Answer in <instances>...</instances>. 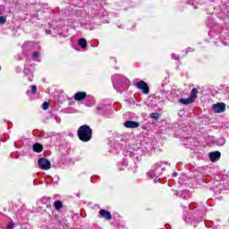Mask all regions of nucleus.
<instances>
[{
    "instance_id": "obj_30",
    "label": "nucleus",
    "mask_w": 229,
    "mask_h": 229,
    "mask_svg": "<svg viewBox=\"0 0 229 229\" xmlns=\"http://www.w3.org/2000/svg\"><path fill=\"white\" fill-rule=\"evenodd\" d=\"M21 229H31V226L28 224L21 225Z\"/></svg>"
},
{
    "instance_id": "obj_32",
    "label": "nucleus",
    "mask_w": 229,
    "mask_h": 229,
    "mask_svg": "<svg viewBox=\"0 0 229 229\" xmlns=\"http://www.w3.org/2000/svg\"><path fill=\"white\" fill-rule=\"evenodd\" d=\"M171 57L173 60H178V58H180V55H178L176 54H172Z\"/></svg>"
},
{
    "instance_id": "obj_29",
    "label": "nucleus",
    "mask_w": 229,
    "mask_h": 229,
    "mask_svg": "<svg viewBox=\"0 0 229 229\" xmlns=\"http://www.w3.org/2000/svg\"><path fill=\"white\" fill-rule=\"evenodd\" d=\"M187 192L186 191H175V196H183Z\"/></svg>"
},
{
    "instance_id": "obj_14",
    "label": "nucleus",
    "mask_w": 229,
    "mask_h": 229,
    "mask_svg": "<svg viewBox=\"0 0 229 229\" xmlns=\"http://www.w3.org/2000/svg\"><path fill=\"white\" fill-rule=\"evenodd\" d=\"M40 203H42V205H46L47 208H51V198L50 197H43L40 199Z\"/></svg>"
},
{
    "instance_id": "obj_28",
    "label": "nucleus",
    "mask_w": 229,
    "mask_h": 229,
    "mask_svg": "<svg viewBox=\"0 0 229 229\" xmlns=\"http://www.w3.org/2000/svg\"><path fill=\"white\" fill-rule=\"evenodd\" d=\"M42 108L43 110H47V108H49V103L44 102L42 105Z\"/></svg>"
},
{
    "instance_id": "obj_35",
    "label": "nucleus",
    "mask_w": 229,
    "mask_h": 229,
    "mask_svg": "<svg viewBox=\"0 0 229 229\" xmlns=\"http://www.w3.org/2000/svg\"><path fill=\"white\" fill-rule=\"evenodd\" d=\"M47 35H51V30H46Z\"/></svg>"
},
{
    "instance_id": "obj_7",
    "label": "nucleus",
    "mask_w": 229,
    "mask_h": 229,
    "mask_svg": "<svg viewBox=\"0 0 229 229\" xmlns=\"http://www.w3.org/2000/svg\"><path fill=\"white\" fill-rule=\"evenodd\" d=\"M38 165L40 169H43L44 171H48V169H51V162L47 158H39L38 161Z\"/></svg>"
},
{
    "instance_id": "obj_6",
    "label": "nucleus",
    "mask_w": 229,
    "mask_h": 229,
    "mask_svg": "<svg viewBox=\"0 0 229 229\" xmlns=\"http://www.w3.org/2000/svg\"><path fill=\"white\" fill-rule=\"evenodd\" d=\"M23 74V78L25 80L31 81L33 80V66H31L30 64H25Z\"/></svg>"
},
{
    "instance_id": "obj_8",
    "label": "nucleus",
    "mask_w": 229,
    "mask_h": 229,
    "mask_svg": "<svg viewBox=\"0 0 229 229\" xmlns=\"http://www.w3.org/2000/svg\"><path fill=\"white\" fill-rule=\"evenodd\" d=\"M136 89H139L140 90L142 91L143 94H149V86H148V83H146V81H140L137 84H136Z\"/></svg>"
},
{
    "instance_id": "obj_15",
    "label": "nucleus",
    "mask_w": 229,
    "mask_h": 229,
    "mask_svg": "<svg viewBox=\"0 0 229 229\" xmlns=\"http://www.w3.org/2000/svg\"><path fill=\"white\" fill-rule=\"evenodd\" d=\"M32 149H33V151H35V153H42V150L44 149V147L40 143H35L32 146Z\"/></svg>"
},
{
    "instance_id": "obj_33",
    "label": "nucleus",
    "mask_w": 229,
    "mask_h": 229,
    "mask_svg": "<svg viewBox=\"0 0 229 229\" xmlns=\"http://www.w3.org/2000/svg\"><path fill=\"white\" fill-rule=\"evenodd\" d=\"M55 121L59 124L62 122V119L59 116H55Z\"/></svg>"
},
{
    "instance_id": "obj_24",
    "label": "nucleus",
    "mask_w": 229,
    "mask_h": 229,
    "mask_svg": "<svg viewBox=\"0 0 229 229\" xmlns=\"http://www.w3.org/2000/svg\"><path fill=\"white\" fill-rule=\"evenodd\" d=\"M6 228L7 229H13V228H15V224H13V221L8 222L7 225H6Z\"/></svg>"
},
{
    "instance_id": "obj_2",
    "label": "nucleus",
    "mask_w": 229,
    "mask_h": 229,
    "mask_svg": "<svg viewBox=\"0 0 229 229\" xmlns=\"http://www.w3.org/2000/svg\"><path fill=\"white\" fill-rule=\"evenodd\" d=\"M112 83L114 89H115V90L121 94H123L124 90H128V87H130V80L122 74H114L112 77Z\"/></svg>"
},
{
    "instance_id": "obj_21",
    "label": "nucleus",
    "mask_w": 229,
    "mask_h": 229,
    "mask_svg": "<svg viewBox=\"0 0 229 229\" xmlns=\"http://www.w3.org/2000/svg\"><path fill=\"white\" fill-rule=\"evenodd\" d=\"M126 167H128V163H126V161H123V163L118 164V169L120 171H124Z\"/></svg>"
},
{
    "instance_id": "obj_37",
    "label": "nucleus",
    "mask_w": 229,
    "mask_h": 229,
    "mask_svg": "<svg viewBox=\"0 0 229 229\" xmlns=\"http://www.w3.org/2000/svg\"><path fill=\"white\" fill-rule=\"evenodd\" d=\"M113 60H114V63H117V59H115V58H113Z\"/></svg>"
},
{
    "instance_id": "obj_38",
    "label": "nucleus",
    "mask_w": 229,
    "mask_h": 229,
    "mask_svg": "<svg viewBox=\"0 0 229 229\" xmlns=\"http://www.w3.org/2000/svg\"><path fill=\"white\" fill-rule=\"evenodd\" d=\"M2 217H3V213L0 212V218H2Z\"/></svg>"
},
{
    "instance_id": "obj_36",
    "label": "nucleus",
    "mask_w": 229,
    "mask_h": 229,
    "mask_svg": "<svg viewBox=\"0 0 229 229\" xmlns=\"http://www.w3.org/2000/svg\"><path fill=\"white\" fill-rule=\"evenodd\" d=\"M173 176H174V177L178 176V173L174 172V173L173 174Z\"/></svg>"
},
{
    "instance_id": "obj_19",
    "label": "nucleus",
    "mask_w": 229,
    "mask_h": 229,
    "mask_svg": "<svg viewBox=\"0 0 229 229\" xmlns=\"http://www.w3.org/2000/svg\"><path fill=\"white\" fill-rule=\"evenodd\" d=\"M78 44H79L80 47H81L82 49H85V47H87V39L86 38H80L78 40Z\"/></svg>"
},
{
    "instance_id": "obj_34",
    "label": "nucleus",
    "mask_w": 229,
    "mask_h": 229,
    "mask_svg": "<svg viewBox=\"0 0 229 229\" xmlns=\"http://www.w3.org/2000/svg\"><path fill=\"white\" fill-rule=\"evenodd\" d=\"M21 214H22V210L18 209L17 212H16L17 217H21Z\"/></svg>"
},
{
    "instance_id": "obj_17",
    "label": "nucleus",
    "mask_w": 229,
    "mask_h": 229,
    "mask_svg": "<svg viewBox=\"0 0 229 229\" xmlns=\"http://www.w3.org/2000/svg\"><path fill=\"white\" fill-rule=\"evenodd\" d=\"M179 103L182 105H191V103H194V101L189 97L188 98H180Z\"/></svg>"
},
{
    "instance_id": "obj_5",
    "label": "nucleus",
    "mask_w": 229,
    "mask_h": 229,
    "mask_svg": "<svg viewBox=\"0 0 229 229\" xmlns=\"http://www.w3.org/2000/svg\"><path fill=\"white\" fill-rule=\"evenodd\" d=\"M96 109L98 112L99 115H110V114H112V106L111 105L98 106L96 107Z\"/></svg>"
},
{
    "instance_id": "obj_10",
    "label": "nucleus",
    "mask_w": 229,
    "mask_h": 229,
    "mask_svg": "<svg viewBox=\"0 0 229 229\" xmlns=\"http://www.w3.org/2000/svg\"><path fill=\"white\" fill-rule=\"evenodd\" d=\"M220 158H221V152L215 151V152L209 153V160L211 162H217V160H219Z\"/></svg>"
},
{
    "instance_id": "obj_3",
    "label": "nucleus",
    "mask_w": 229,
    "mask_h": 229,
    "mask_svg": "<svg viewBox=\"0 0 229 229\" xmlns=\"http://www.w3.org/2000/svg\"><path fill=\"white\" fill-rule=\"evenodd\" d=\"M165 165H169V164L162 161L154 164L150 171L147 173L148 176L151 179L156 178V180H158L165 171Z\"/></svg>"
},
{
    "instance_id": "obj_18",
    "label": "nucleus",
    "mask_w": 229,
    "mask_h": 229,
    "mask_svg": "<svg viewBox=\"0 0 229 229\" xmlns=\"http://www.w3.org/2000/svg\"><path fill=\"white\" fill-rule=\"evenodd\" d=\"M190 98L194 101L198 98V89L193 88L190 94Z\"/></svg>"
},
{
    "instance_id": "obj_11",
    "label": "nucleus",
    "mask_w": 229,
    "mask_h": 229,
    "mask_svg": "<svg viewBox=\"0 0 229 229\" xmlns=\"http://www.w3.org/2000/svg\"><path fill=\"white\" fill-rule=\"evenodd\" d=\"M73 98H74L75 101H83V99H85L87 98V93L79 91L74 94Z\"/></svg>"
},
{
    "instance_id": "obj_23",
    "label": "nucleus",
    "mask_w": 229,
    "mask_h": 229,
    "mask_svg": "<svg viewBox=\"0 0 229 229\" xmlns=\"http://www.w3.org/2000/svg\"><path fill=\"white\" fill-rule=\"evenodd\" d=\"M54 207H55V210H60L62 208V207H64V205L62 204V201L57 200L54 203Z\"/></svg>"
},
{
    "instance_id": "obj_27",
    "label": "nucleus",
    "mask_w": 229,
    "mask_h": 229,
    "mask_svg": "<svg viewBox=\"0 0 229 229\" xmlns=\"http://www.w3.org/2000/svg\"><path fill=\"white\" fill-rule=\"evenodd\" d=\"M38 56H40V53H38V52H34L32 55V58L34 60H37V58H38Z\"/></svg>"
},
{
    "instance_id": "obj_4",
    "label": "nucleus",
    "mask_w": 229,
    "mask_h": 229,
    "mask_svg": "<svg viewBox=\"0 0 229 229\" xmlns=\"http://www.w3.org/2000/svg\"><path fill=\"white\" fill-rule=\"evenodd\" d=\"M77 135L82 142H89L92 139V129L87 124L81 125L77 131Z\"/></svg>"
},
{
    "instance_id": "obj_26",
    "label": "nucleus",
    "mask_w": 229,
    "mask_h": 229,
    "mask_svg": "<svg viewBox=\"0 0 229 229\" xmlns=\"http://www.w3.org/2000/svg\"><path fill=\"white\" fill-rule=\"evenodd\" d=\"M0 24H6V17L4 16L0 17Z\"/></svg>"
},
{
    "instance_id": "obj_9",
    "label": "nucleus",
    "mask_w": 229,
    "mask_h": 229,
    "mask_svg": "<svg viewBox=\"0 0 229 229\" xmlns=\"http://www.w3.org/2000/svg\"><path fill=\"white\" fill-rule=\"evenodd\" d=\"M212 110L215 114H223L226 110V105L225 103H216L212 106Z\"/></svg>"
},
{
    "instance_id": "obj_39",
    "label": "nucleus",
    "mask_w": 229,
    "mask_h": 229,
    "mask_svg": "<svg viewBox=\"0 0 229 229\" xmlns=\"http://www.w3.org/2000/svg\"><path fill=\"white\" fill-rule=\"evenodd\" d=\"M60 37H62V34H59Z\"/></svg>"
},
{
    "instance_id": "obj_31",
    "label": "nucleus",
    "mask_w": 229,
    "mask_h": 229,
    "mask_svg": "<svg viewBox=\"0 0 229 229\" xmlns=\"http://www.w3.org/2000/svg\"><path fill=\"white\" fill-rule=\"evenodd\" d=\"M74 6H78L79 8H81L83 6V4H81V0H80V3H73Z\"/></svg>"
},
{
    "instance_id": "obj_22",
    "label": "nucleus",
    "mask_w": 229,
    "mask_h": 229,
    "mask_svg": "<svg viewBox=\"0 0 229 229\" xmlns=\"http://www.w3.org/2000/svg\"><path fill=\"white\" fill-rule=\"evenodd\" d=\"M129 157H131V158H134L135 160L139 161V155H137V150H134L133 152L129 151Z\"/></svg>"
},
{
    "instance_id": "obj_20",
    "label": "nucleus",
    "mask_w": 229,
    "mask_h": 229,
    "mask_svg": "<svg viewBox=\"0 0 229 229\" xmlns=\"http://www.w3.org/2000/svg\"><path fill=\"white\" fill-rule=\"evenodd\" d=\"M225 142H226V140H225V138H218L216 140V146H225Z\"/></svg>"
},
{
    "instance_id": "obj_13",
    "label": "nucleus",
    "mask_w": 229,
    "mask_h": 229,
    "mask_svg": "<svg viewBox=\"0 0 229 229\" xmlns=\"http://www.w3.org/2000/svg\"><path fill=\"white\" fill-rule=\"evenodd\" d=\"M123 126H125V128H139L140 124L138 122L126 121L124 122Z\"/></svg>"
},
{
    "instance_id": "obj_16",
    "label": "nucleus",
    "mask_w": 229,
    "mask_h": 229,
    "mask_svg": "<svg viewBox=\"0 0 229 229\" xmlns=\"http://www.w3.org/2000/svg\"><path fill=\"white\" fill-rule=\"evenodd\" d=\"M37 92H38V90L37 89V85H31L30 91L27 90L26 94H27V96H30V94H32V96H37Z\"/></svg>"
},
{
    "instance_id": "obj_1",
    "label": "nucleus",
    "mask_w": 229,
    "mask_h": 229,
    "mask_svg": "<svg viewBox=\"0 0 229 229\" xmlns=\"http://www.w3.org/2000/svg\"><path fill=\"white\" fill-rule=\"evenodd\" d=\"M96 17H99V19H104L102 22H108L106 21L108 17L105 15V9H103L101 5H98V4L96 3L90 4L85 13L84 19L86 21H92V19H96Z\"/></svg>"
},
{
    "instance_id": "obj_12",
    "label": "nucleus",
    "mask_w": 229,
    "mask_h": 229,
    "mask_svg": "<svg viewBox=\"0 0 229 229\" xmlns=\"http://www.w3.org/2000/svg\"><path fill=\"white\" fill-rule=\"evenodd\" d=\"M99 214L101 217H103L104 219H106V221H110V219H112V214L107 210L101 209L99 211Z\"/></svg>"
},
{
    "instance_id": "obj_25",
    "label": "nucleus",
    "mask_w": 229,
    "mask_h": 229,
    "mask_svg": "<svg viewBox=\"0 0 229 229\" xmlns=\"http://www.w3.org/2000/svg\"><path fill=\"white\" fill-rule=\"evenodd\" d=\"M158 117H160V114H158V113H151L150 114V118L151 119H158Z\"/></svg>"
}]
</instances>
